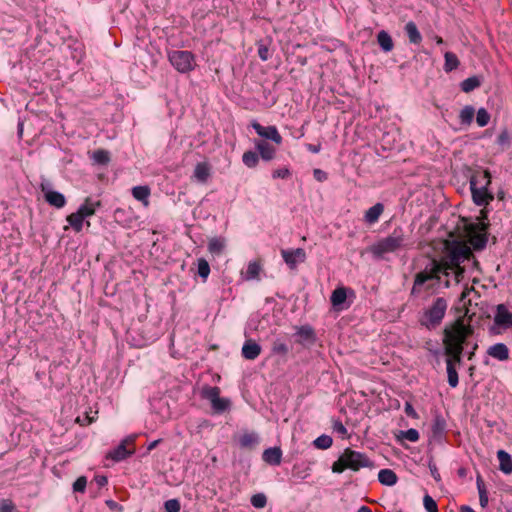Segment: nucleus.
I'll list each match as a JSON object with an SVG mask.
<instances>
[{"instance_id":"473e14b6","label":"nucleus","mask_w":512,"mask_h":512,"mask_svg":"<svg viewBox=\"0 0 512 512\" xmlns=\"http://www.w3.org/2000/svg\"><path fill=\"white\" fill-rule=\"evenodd\" d=\"M84 219L85 218L78 211L71 213L66 218L67 222L76 232H80L82 230Z\"/></svg>"},{"instance_id":"aec40b11","label":"nucleus","mask_w":512,"mask_h":512,"mask_svg":"<svg viewBox=\"0 0 512 512\" xmlns=\"http://www.w3.org/2000/svg\"><path fill=\"white\" fill-rule=\"evenodd\" d=\"M383 212L384 205L382 203H376L365 212L364 220L368 224H374L379 220Z\"/></svg>"},{"instance_id":"5701e85b","label":"nucleus","mask_w":512,"mask_h":512,"mask_svg":"<svg viewBox=\"0 0 512 512\" xmlns=\"http://www.w3.org/2000/svg\"><path fill=\"white\" fill-rule=\"evenodd\" d=\"M239 444L242 448L252 450L259 444V438L257 434L253 432H247L240 436Z\"/></svg>"},{"instance_id":"e2e57ef3","label":"nucleus","mask_w":512,"mask_h":512,"mask_svg":"<svg viewBox=\"0 0 512 512\" xmlns=\"http://www.w3.org/2000/svg\"><path fill=\"white\" fill-rule=\"evenodd\" d=\"M461 512H475V511L469 506H462Z\"/></svg>"},{"instance_id":"7c9ffc66","label":"nucleus","mask_w":512,"mask_h":512,"mask_svg":"<svg viewBox=\"0 0 512 512\" xmlns=\"http://www.w3.org/2000/svg\"><path fill=\"white\" fill-rule=\"evenodd\" d=\"M297 335L300 337V342L306 341L313 343L315 341V332L313 328L308 325L299 327L297 330Z\"/></svg>"},{"instance_id":"680f3d73","label":"nucleus","mask_w":512,"mask_h":512,"mask_svg":"<svg viewBox=\"0 0 512 512\" xmlns=\"http://www.w3.org/2000/svg\"><path fill=\"white\" fill-rule=\"evenodd\" d=\"M357 512H372V510L367 506H361Z\"/></svg>"},{"instance_id":"a878e982","label":"nucleus","mask_w":512,"mask_h":512,"mask_svg":"<svg viewBox=\"0 0 512 512\" xmlns=\"http://www.w3.org/2000/svg\"><path fill=\"white\" fill-rule=\"evenodd\" d=\"M262 270V265L259 260L252 261L248 264L246 272L244 274L245 280H255L259 279L260 272Z\"/></svg>"},{"instance_id":"dca6fc26","label":"nucleus","mask_w":512,"mask_h":512,"mask_svg":"<svg viewBox=\"0 0 512 512\" xmlns=\"http://www.w3.org/2000/svg\"><path fill=\"white\" fill-rule=\"evenodd\" d=\"M261 353V346L252 340H247L242 347V355L247 360L256 359Z\"/></svg>"},{"instance_id":"e433bc0d","label":"nucleus","mask_w":512,"mask_h":512,"mask_svg":"<svg viewBox=\"0 0 512 512\" xmlns=\"http://www.w3.org/2000/svg\"><path fill=\"white\" fill-rule=\"evenodd\" d=\"M481 85L480 80L476 76L469 77L462 81L461 83V89L462 91L469 93L473 91L474 89L478 88Z\"/></svg>"},{"instance_id":"bf43d9fd","label":"nucleus","mask_w":512,"mask_h":512,"mask_svg":"<svg viewBox=\"0 0 512 512\" xmlns=\"http://www.w3.org/2000/svg\"><path fill=\"white\" fill-rule=\"evenodd\" d=\"M471 291H474L473 287H465V289L462 291L460 295V300L463 301L465 298L470 294Z\"/></svg>"},{"instance_id":"09e8293b","label":"nucleus","mask_w":512,"mask_h":512,"mask_svg":"<svg viewBox=\"0 0 512 512\" xmlns=\"http://www.w3.org/2000/svg\"><path fill=\"white\" fill-rule=\"evenodd\" d=\"M291 175L290 170L287 167L279 168L273 171V178H288Z\"/></svg>"},{"instance_id":"603ef678","label":"nucleus","mask_w":512,"mask_h":512,"mask_svg":"<svg viewBox=\"0 0 512 512\" xmlns=\"http://www.w3.org/2000/svg\"><path fill=\"white\" fill-rule=\"evenodd\" d=\"M313 175L314 178L319 182L327 180V173L322 171L321 169H314Z\"/></svg>"},{"instance_id":"7ed1b4c3","label":"nucleus","mask_w":512,"mask_h":512,"mask_svg":"<svg viewBox=\"0 0 512 512\" xmlns=\"http://www.w3.org/2000/svg\"><path fill=\"white\" fill-rule=\"evenodd\" d=\"M491 179L488 169L478 168L471 171L469 183L475 205L486 208L494 200V194L488 190Z\"/></svg>"},{"instance_id":"39448f33","label":"nucleus","mask_w":512,"mask_h":512,"mask_svg":"<svg viewBox=\"0 0 512 512\" xmlns=\"http://www.w3.org/2000/svg\"><path fill=\"white\" fill-rule=\"evenodd\" d=\"M462 226L458 228L461 236L468 239L469 243L475 249H482L487 242L486 230L488 225L484 222H472L462 218Z\"/></svg>"},{"instance_id":"72a5a7b5","label":"nucleus","mask_w":512,"mask_h":512,"mask_svg":"<svg viewBox=\"0 0 512 512\" xmlns=\"http://www.w3.org/2000/svg\"><path fill=\"white\" fill-rule=\"evenodd\" d=\"M347 298V291L344 287L336 288L331 295V303L333 306H339L345 302Z\"/></svg>"},{"instance_id":"13d9d810","label":"nucleus","mask_w":512,"mask_h":512,"mask_svg":"<svg viewBox=\"0 0 512 512\" xmlns=\"http://www.w3.org/2000/svg\"><path fill=\"white\" fill-rule=\"evenodd\" d=\"M306 147L312 153H318L321 150V144L320 143L317 144V145L307 144Z\"/></svg>"},{"instance_id":"0e129e2a","label":"nucleus","mask_w":512,"mask_h":512,"mask_svg":"<svg viewBox=\"0 0 512 512\" xmlns=\"http://www.w3.org/2000/svg\"><path fill=\"white\" fill-rule=\"evenodd\" d=\"M434 40L436 41L437 44H442L444 42L443 38L441 36H438V35L434 36Z\"/></svg>"},{"instance_id":"58836bf2","label":"nucleus","mask_w":512,"mask_h":512,"mask_svg":"<svg viewBox=\"0 0 512 512\" xmlns=\"http://www.w3.org/2000/svg\"><path fill=\"white\" fill-rule=\"evenodd\" d=\"M272 352L278 355L286 356L289 353V347L282 340L276 339L272 344Z\"/></svg>"},{"instance_id":"f704fd0d","label":"nucleus","mask_w":512,"mask_h":512,"mask_svg":"<svg viewBox=\"0 0 512 512\" xmlns=\"http://www.w3.org/2000/svg\"><path fill=\"white\" fill-rule=\"evenodd\" d=\"M474 114H475V109L472 106H465L460 111V115H459L461 124L469 126L473 121Z\"/></svg>"},{"instance_id":"864d4df0","label":"nucleus","mask_w":512,"mask_h":512,"mask_svg":"<svg viewBox=\"0 0 512 512\" xmlns=\"http://www.w3.org/2000/svg\"><path fill=\"white\" fill-rule=\"evenodd\" d=\"M334 430L342 436H347L348 432L345 426L340 421L334 423Z\"/></svg>"},{"instance_id":"4be33fe9","label":"nucleus","mask_w":512,"mask_h":512,"mask_svg":"<svg viewBox=\"0 0 512 512\" xmlns=\"http://www.w3.org/2000/svg\"><path fill=\"white\" fill-rule=\"evenodd\" d=\"M497 458L499 460V468L505 474L512 473V459L511 456L504 450L497 452Z\"/></svg>"},{"instance_id":"2f4dec72","label":"nucleus","mask_w":512,"mask_h":512,"mask_svg":"<svg viewBox=\"0 0 512 512\" xmlns=\"http://www.w3.org/2000/svg\"><path fill=\"white\" fill-rule=\"evenodd\" d=\"M224 247H225V241L223 238L213 237L209 240L208 250L212 254H215V255L221 254L223 252Z\"/></svg>"},{"instance_id":"5fc2aeb1","label":"nucleus","mask_w":512,"mask_h":512,"mask_svg":"<svg viewBox=\"0 0 512 512\" xmlns=\"http://www.w3.org/2000/svg\"><path fill=\"white\" fill-rule=\"evenodd\" d=\"M258 55L263 61H266L269 58L268 48L264 45H260L258 48Z\"/></svg>"},{"instance_id":"2eb2a0df","label":"nucleus","mask_w":512,"mask_h":512,"mask_svg":"<svg viewBox=\"0 0 512 512\" xmlns=\"http://www.w3.org/2000/svg\"><path fill=\"white\" fill-rule=\"evenodd\" d=\"M255 146L265 161H270L275 157L276 148L265 140H258L255 142Z\"/></svg>"},{"instance_id":"1a4fd4ad","label":"nucleus","mask_w":512,"mask_h":512,"mask_svg":"<svg viewBox=\"0 0 512 512\" xmlns=\"http://www.w3.org/2000/svg\"><path fill=\"white\" fill-rule=\"evenodd\" d=\"M202 397L211 402L212 408L217 413L224 412L229 407V400L220 398V388L217 386H206L202 390Z\"/></svg>"},{"instance_id":"b1692460","label":"nucleus","mask_w":512,"mask_h":512,"mask_svg":"<svg viewBox=\"0 0 512 512\" xmlns=\"http://www.w3.org/2000/svg\"><path fill=\"white\" fill-rule=\"evenodd\" d=\"M377 42L384 52H390L394 48V42L388 32L381 30L377 35Z\"/></svg>"},{"instance_id":"9b49d317","label":"nucleus","mask_w":512,"mask_h":512,"mask_svg":"<svg viewBox=\"0 0 512 512\" xmlns=\"http://www.w3.org/2000/svg\"><path fill=\"white\" fill-rule=\"evenodd\" d=\"M251 126L254 128L256 133L265 138L273 141L275 144L280 145L282 143V136L278 132L276 126H262L257 121H253Z\"/></svg>"},{"instance_id":"3c124183","label":"nucleus","mask_w":512,"mask_h":512,"mask_svg":"<svg viewBox=\"0 0 512 512\" xmlns=\"http://www.w3.org/2000/svg\"><path fill=\"white\" fill-rule=\"evenodd\" d=\"M95 421V417L90 416L88 413H85L83 417L78 416L76 422L81 426L90 425Z\"/></svg>"},{"instance_id":"f257e3e1","label":"nucleus","mask_w":512,"mask_h":512,"mask_svg":"<svg viewBox=\"0 0 512 512\" xmlns=\"http://www.w3.org/2000/svg\"><path fill=\"white\" fill-rule=\"evenodd\" d=\"M473 257V252L467 243L462 241H449L444 243V252L440 259H432L431 262L418 272L415 276L412 293H419L421 287L429 281L439 283L441 276L454 275V279L459 283L465 273L464 267L461 266L466 260Z\"/></svg>"},{"instance_id":"0eeeda50","label":"nucleus","mask_w":512,"mask_h":512,"mask_svg":"<svg viewBox=\"0 0 512 512\" xmlns=\"http://www.w3.org/2000/svg\"><path fill=\"white\" fill-rule=\"evenodd\" d=\"M448 307L447 300L443 297L436 298L432 305L424 312L420 322L428 329L439 326L445 316Z\"/></svg>"},{"instance_id":"a211bd4d","label":"nucleus","mask_w":512,"mask_h":512,"mask_svg":"<svg viewBox=\"0 0 512 512\" xmlns=\"http://www.w3.org/2000/svg\"><path fill=\"white\" fill-rule=\"evenodd\" d=\"M487 354L497 360L505 361L509 359V349L503 343H497L487 350Z\"/></svg>"},{"instance_id":"a19ab883","label":"nucleus","mask_w":512,"mask_h":512,"mask_svg":"<svg viewBox=\"0 0 512 512\" xmlns=\"http://www.w3.org/2000/svg\"><path fill=\"white\" fill-rule=\"evenodd\" d=\"M489 121H490V115L487 112V110L484 108H480L476 115V122H477L478 126L484 127L489 123Z\"/></svg>"},{"instance_id":"338daca9","label":"nucleus","mask_w":512,"mask_h":512,"mask_svg":"<svg viewBox=\"0 0 512 512\" xmlns=\"http://www.w3.org/2000/svg\"><path fill=\"white\" fill-rule=\"evenodd\" d=\"M477 347H478V345H477V344H475V345H474V347H473V350H476V349H477ZM473 356H474V351H472L471 353H469V355H468V359H469V360H471Z\"/></svg>"},{"instance_id":"f03ea898","label":"nucleus","mask_w":512,"mask_h":512,"mask_svg":"<svg viewBox=\"0 0 512 512\" xmlns=\"http://www.w3.org/2000/svg\"><path fill=\"white\" fill-rule=\"evenodd\" d=\"M473 333V327L469 323H465L464 317L457 318L451 325L445 327L443 331L448 383L453 388L459 382L456 366L460 365L464 344H466L468 338Z\"/></svg>"},{"instance_id":"f8f14e48","label":"nucleus","mask_w":512,"mask_h":512,"mask_svg":"<svg viewBox=\"0 0 512 512\" xmlns=\"http://www.w3.org/2000/svg\"><path fill=\"white\" fill-rule=\"evenodd\" d=\"M281 255L290 269H295L298 263H303L306 260V252L302 248L282 250Z\"/></svg>"},{"instance_id":"a18cd8bd","label":"nucleus","mask_w":512,"mask_h":512,"mask_svg":"<svg viewBox=\"0 0 512 512\" xmlns=\"http://www.w3.org/2000/svg\"><path fill=\"white\" fill-rule=\"evenodd\" d=\"M0 512H18L15 504L10 499L0 501Z\"/></svg>"},{"instance_id":"69168bd1","label":"nucleus","mask_w":512,"mask_h":512,"mask_svg":"<svg viewBox=\"0 0 512 512\" xmlns=\"http://www.w3.org/2000/svg\"><path fill=\"white\" fill-rule=\"evenodd\" d=\"M480 215H481V218L482 219H487V211L485 209H482L481 212H480Z\"/></svg>"},{"instance_id":"4d7b16f0","label":"nucleus","mask_w":512,"mask_h":512,"mask_svg":"<svg viewBox=\"0 0 512 512\" xmlns=\"http://www.w3.org/2000/svg\"><path fill=\"white\" fill-rule=\"evenodd\" d=\"M405 412L410 417H416V412H415L414 408L412 407V405L409 403H406Z\"/></svg>"},{"instance_id":"8fccbe9b","label":"nucleus","mask_w":512,"mask_h":512,"mask_svg":"<svg viewBox=\"0 0 512 512\" xmlns=\"http://www.w3.org/2000/svg\"><path fill=\"white\" fill-rule=\"evenodd\" d=\"M403 436L410 442H416L419 439V432L416 429L411 428L403 432Z\"/></svg>"},{"instance_id":"423d86ee","label":"nucleus","mask_w":512,"mask_h":512,"mask_svg":"<svg viewBox=\"0 0 512 512\" xmlns=\"http://www.w3.org/2000/svg\"><path fill=\"white\" fill-rule=\"evenodd\" d=\"M405 234L402 228H396L391 235L380 239L370 247V252L376 258H383L387 253H393L404 246Z\"/></svg>"},{"instance_id":"f3484780","label":"nucleus","mask_w":512,"mask_h":512,"mask_svg":"<svg viewBox=\"0 0 512 512\" xmlns=\"http://www.w3.org/2000/svg\"><path fill=\"white\" fill-rule=\"evenodd\" d=\"M211 176V165L208 162L197 163L194 169V177L200 183H206Z\"/></svg>"},{"instance_id":"6e6d98bb","label":"nucleus","mask_w":512,"mask_h":512,"mask_svg":"<svg viewBox=\"0 0 512 512\" xmlns=\"http://www.w3.org/2000/svg\"><path fill=\"white\" fill-rule=\"evenodd\" d=\"M95 481L100 487L105 486L108 483L107 477L102 475L96 476Z\"/></svg>"},{"instance_id":"774afa93","label":"nucleus","mask_w":512,"mask_h":512,"mask_svg":"<svg viewBox=\"0 0 512 512\" xmlns=\"http://www.w3.org/2000/svg\"><path fill=\"white\" fill-rule=\"evenodd\" d=\"M498 198H499L500 200H502V199L504 198V192H499V193H498Z\"/></svg>"},{"instance_id":"c03bdc74","label":"nucleus","mask_w":512,"mask_h":512,"mask_svg":"<svg viewBox=\"0 0 512 512\" xmlns=\"http://www.w3.org/2000/svg\"><path fill=\"white\" fill-rule=\"evenodd\" d=\"M423 504L427 512H438V506L435 500L430 495H425Z\"/></svg>"},{"instance_id":"c85d7f7f","label":"nucleus","mask_w":512,"mask_h":512,"mask_svg":"<svg viewBox=\"0 0 512 512\" xmlns=\"http://www.w3.org/2000/svg\"><path fill=\"white\" fill-rule=\"evenodd\" d=\"M444 59H445L444 70L447 73L457 69L460 65V61H459L457 55L454 54L453 52L447 51L444 54Z\"/></svg>"},{"instance_id":"de8ad7c7","label":"nucleus","mask_w":512,"mask_h":512,"mask_svg":"<svg viewBox=\"0 0 512 512\" xmlns=\"http://www.w3.org/2000/svg\"><path fill=\"white\" fill-rule=\"evenodd\" d=\"M86 485H87V478L85 476H80L73 483V490H74V492L83 493L86 489Z\"/></svg>"},{"instance_id":"c756f323","label":"nucleus","mask_w":512,"mask_h":512,"mask_svg":"<svg viewBox=\"0 0 512 512\" xmlns=\"http://www.w3.org/2000/svg\"><path fill=\"white\" fill-rule=\"evenodd\" d=\"M477 489L479 493V502L481 507L485 508L488 505V493L486 490V486L484 480L480 475L477 476L476 479Z\"/></svg>"},{"instance_id":"ddd939ff","label":"nucleus","mask_w":512,"mask_h":512,"mask_svg":"<svg viewBox=\"0 0 512 512\" xmlns=\"http://www.w3.org/2000/svg\"><path fill=\"white\" fill-rule=\"evenodd\" d=\"M494 323L500 327L512 328V313L504 304H499L496 306Z\"/></svg>"},{"instance_id":"412c9836","label":"nucleus","mask_w":512,"mask_h":512,"mask_svg":"<svg viewBox=\"0 0 512 512\" xmlns=\"http://www.w3.org/2000/svg\"><path fill=\"white\" fill-rule=\"evenodd\" d=\"M101 205L100 201L93 202L91 198L87 197L84 203L78 208V212L84 217H90L95 214L96 208Z\"/></svg>"},{"instance_id":"9d476101","label":"nucleus","mask_w":512,"mask_h":512,"mask_svg":"<svg viewBox=\"0 0 512 512\" xmlns=\"http://www.w3.org/2000/svg\"><path fill=\"white\" fill-rule=\"evenodd\" d=\"M134 452V440L128 438L123 440L115 449L110 451L106 457L108 459H112L113 461L119 462L131 456L134 454Z\"/></svg>"},{"instance_id":"6e6552de","label":"nucleus","mask_w":512,"mask_h":512,"mask_svg":"<svg viewBox=\"0 0 512 512\" xmlns=\"http://www.w3.org/2000/svg\"><path fill=\"white\" fill-rule=\"evenodd\" d=\"M171 65L180 73H189L196 67L195 55L187 50H174L168 53Z\"/></svg>"},{"instance_id":"ea45409f","label":"nucleus","mask_w":512,"mask_h":512,"mask_svg":"<svg viewBox=\"0 0 512 512\" xmlns=\"http://www.w3.org/2000/svg\"><path fill=\"white\" fill-rule=\"evenodd\" d=\"M333 440L328 435H321L314 440V445L318 449H328L332 446Z\"/></svg>"},{"instance_id":"bb28decb","label":"nucleus","mask_w":512,"mask_h":512,"mask_svg":"<svg viewBox=\"0 0 512 512\" xmlns=\"http://www.w3.org/2000/svg\"><path fill=\"white\" fill-rule=\"evenodd\" d=\"M397 475L391 469H382L378 474V480L381 484L393 486L397 483Z\"/></svg>"},{"instance_id":"cd10ccee","label":"nucleus","mask_w":512,"mask_h":512,"mask_svg":"<svg viewBox=\"0 0 512 512\" xmlns=\"http://www.w3.org/2000/svg\"><path fill=\"white\" fill-rule=\"evenodd\" d=\"M132 195L135 199L143 202L145 206H148V197L150 196V188L148 186H135L132 189Z\"/></svg>"},{"instance_id":"393cba45","label":"nucleus","mask_w":512,"mask_h":512,"mask_svg":"<svg viewBox=\"0 0 512 512\" xmlns=\"http://www.w3.org/2000/svg\"><path fill=\"white\" fill-rule=\"evenodd\" d=\"M405 32L409 38V41L413 44H420L422 41V36L413 21H409L405 25Z\"/></svg>"},{"instance_id":"4468645a","label":"nucleus","mask_w":512,"mask_h":512,"mask_svg":"<svg viewBox=\"0 0 512 512\" xmlns=\"http://www.w3.org/2000/svg\"><path fill=\"white\" fill-rule=\"evenodd\" d=\"M41 190L44 193V198L49 205L58 209L65 206L66 199L63 194L47 189L44 184H41Z\"/></svg>"},{"instance_id":"4c0bfd02","label":"nucleus","mask_w":512,"mask_h":512,"mask_svg":"<svg viewBox=\"0 0 512 512\" xmlns=\"http://www.w3.org/2000/svg\"><path fill=\"white\" fill-rule=\"evenodd\" d=\"M242 161L247 167L254 168L259 162V156L254 151H246L242 156Z\"/></svg>"},{"instance_id":"49530a36","label":"nucleus","mask_w":512,"mask_h":512,"mask_svg":"<svg viewBox=\"0 0 512 512\" xmlns=\"http://www.w3.org/2000/svg\"><path fill=\"white\" fill-rule=\"evenodd\" d=\"M164 507L166 512H179L181 509L180 502L177 499L167 500Z\"/></svg>"},{"instance_id":"6ab92c4d","label":"nucleus","mask_w":512,"mask_h":512,"mask_svg":"<svg viewBox=\"0 0 512 512\" xmlns=\"http://www.w3.org/2000/svg\"><path fill=\"white\" fill-rule=\"evenodd\" d=\"M263 460L270 465H280L282 460V450L279 447H272L264 450Z\"/></svg>"},{"instance_id":"052dcab7","label":"nucleus","mask_w":512,"mask_h":512,"mask_svg":"<svg viewBox=\"0 0 512 512\" xmlns=\"http://www.w3.org/2000/svg\"><path fill=\"white\" fill-rule=\"evenodd\" d=\"M160 441L161 440L158 439V440H155L152 443H150V445L148 446V450L151 451L152 449L156 448V446L159 444Z\"/></svg>"},{"instance_id":"20e7f679","label":"nucleus","mask_w":512,"mask_h":512,"mask_svg":"<svg viewBox=\"0 0 512 512\" xmlns=\"http://www.w3.org/2000/svg\"><path fill=\"white\" fill-rule=\"evenodd\" d=\"M374 462L364 453L346 448L339 458L332 464L334 473H342L346 469L359 471L362 468L372 469Z\"/></svg>"},{"instance_id":"79ce46f5","label":"nucleus","mask_w":512,"mask_h":512,"mask_svg":"<svg viewBox=\"0 0 512 512\" xmlns=\"http://www.w3.org/2000/svg\"><path fill=\"white\" fill-rule=\"evenodd\" d=\"M210 273V266L209 263L201 258L198 260V274L200 277H202L204 280L208 277Z\"/></svg>"},{"instance_id":"37998d69","label":"nucleus","mask_w":512,"mask_h":512,"mask_svg":"<svg viewBox=\"0 0 512 512\" xmlns=\"http://www.w3.org/2000/svg\"><path fill=\"white\" fill-rule=\"evenodd\" d=\"M251 504L255 508H264L267 504V498L264 494H255L251 497Z\"/></svg>"},{"instance_id":"c9c22d12","label":"nucleus","mask_w":512,"mask_h":512,"mask_svg":"<svg viewBox=\"0 0 512 512\" xmlns=\"http://www.w3.org/2000/svg\"><path fill=\"white\" fill-rule=\"evenodd\" d=\"M92 159L100 165H107L110 162V154L107 150L98 149L93 152Z\"/></svg>"}]
</instances>
